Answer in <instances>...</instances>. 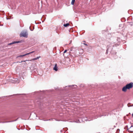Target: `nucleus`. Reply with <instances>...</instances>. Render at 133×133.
Segmentation results:
<instances>
[{"label": "nucleus", "instance_id": "nucleus-16", "mask_svg": "<svg viewBox=\"0 0 133 133\" xmlns=\"http://www.w3.org/2000/svg\"><path fill=\"white\" fill-rule=\"evenodd\" d=\"M133 106V104L131 106Z\"/></svg>", "mask_w": 133, "mask_h": 133}, {"label": "nucleus", "instance_id": "nucleus-5", "mask_svg": "<svg viewBox=\"0 0 133 133\" xmlns=\"http://www.w3.org/2000/svg\"><path fill=\"white\" fill-rule=\"evenodd\" d=\"M69 25V23H67L66 24H64L63 25V26L65 27H67Z\"/></svg>", "mask_w": 133, "mask_h": 133}, {"label": "nucleus", "instance_id": "nucleus-13", "mask_svg": "<svg viewBox=\"0 0 133 133\" xmlns=\"http://www.w3.org/2000/svg\"><path fill=\"white\" fill-rule=\"evenodd\" d=\"M27 60H26L25 61H24L23 62H25L26 61H27ZM28 61H29V60Z\"/></svg>", "mask_w": 133, "mask_h": 133}, {"label": "nucleus", "instance_id": "nucleus-8", "mask_svg": "<svg viewBox=\"0 0 133 133\" xmlns=\"http://www.w3.org/2000/svg\"><path fill=\"white\" fill-rule=\"evenodd\" d=\"M34 52V51H32L31 52H29V53H27V54H28V55L30 54H31V53H33Z\"/></svg>", "mask_w": 133, "mask_h": 133}, {"label": "nucleus", "instance_id": "nucleus-19", "mask_svg": "<svg viewBox=\"0 0 133 133\" xmlns=\"http://www.w3.org/2000/svg\"><path fill=\"white\" fill-rule=\"evenodd\" d=\"M70 50H71V51H72V50L71 49Z\"/></svg>", "mask_w": 133, "mask_h": 133}, {"label": "nucleus", "instance_id": "nucleus-17", "mask_svg": "<svg viewBox=\"0 0 133 133\" xmlns=\"http://www.w3.org/2000/svg\"><path fill=\"white\" fill-rule=\"evenodd\" d=\"M18 62H17V63H18Z\"/></svg>", "mask_w": 133, "mask_h": 133}, {"label": "nucleus", "instance_id": "nucleus-9", "mask_svg": "<svg viewBox=\"0 0 133 133\" xmlns=\"http://www.w3.org/2000/svg\"><path fill=\"white\" fill-rule=\"evenodd\" d=\"M37 59L36 58H34L31 60H30V61H32V60H37Z\"/></svg>", "mask_w": 133, "mask_h": 133}, {"label": "nucleus", "instance_id": "nucleus-4", "mask_svg": "<svg viewBox=\"0 0 133 133\" xmlns=\"http://www.w3.org/2000/svg\"><path fill=\"white\" fill-rule=\"evenodd\" d=\"M53 69L56 71L57 70V64H56L55 65L53 68Z\"/></svg>", "mask_w": 133, "mask_h": 133}, {"label": "nucleus", "instance_id": "nucleus-12", "mask_svg": "<svg viewBox=\"0 0 133 133\" xmlns=\"http://www.w3.org/2000/svg\"><path fill=\"white\" fill-rule=\"evenodd\" d=\"M83 44H84V45H87V44H85V43H83Z\"/></svg>", "mask_w": 133, "mask_h": 133}, {"label": "nucleus", "instance_id": "nucleus-15", "mask_svg": "<svg viewBox=\"0 0 133 133\" xmlns=\"http://www.w3.org/2000/svg\"><path fill=\"white\" fill-rule=\"evenodd\" d=\"M128 107H129V105H128Z\"/></svg>", "mask_w": 133, "mask_h": 133}, {"label": "nucleus", "instance_id": "nucleus-14", "mask_svg": "<svg viewBox=\"0 0 133 133\" xmlns=\"http://www.w3.org/2000/svg\"><path fill=\"white\" fill-rule=\"evenodd\" d=\"M22 62H23L22 61H21V62H19V63Z\"/></svg>", "mask_w": 133, "mask_h": 133}, {"label": "nucleus", "instance_id": "nucleus-2", "mask_svg": "<svg viewBox=\"0 0 133 133\" xmlns=\"http://www.w3.org/2000/svg\"><path fill=\"white\" fill-rule=\"evenodd\" d=\"M28 34L26 31H23L20 34V36L21 37H27Z\"/></svg>", "mask_w": 133, "mask_h": 133}, {"label": "nucleus", "instance_id": "nucleus-1", "mask_svg": "<svg viewBox=\"0 0 133 133\" xmlns=\"http://www.w3.org/2000/svg\"><path fill=\"white\" fill-rule=\"evenodd\" d=\"M133 87V83L131 82L127 84L122 89V91L124 92H126L127 89L129 90Z\"/></svg>", "mask_w": 133, "mask_h": 133}, {"label": "nucleus", "instance_id": "nucleus-7", "mask_svg": "<svg viewBox=\"0 0 133 133\" xmlns=\"http://www.w3.org/2000/svg\"><path fill=\"white\" fill-rule=\"evenodd\" d=\"M75 0H72L71 4L72 5H74L75 2Z\"/></svg>", "mask_w": 133, "mask_h": 133}, {"label": "nucleus", "instance_id": "nucleus-11", "mask_svg": "<svg viewBox=\"0 0 133 133\" xmlns=\"http://www.w3.org/2000/svg\"><path fill=\"white\" fill-rule=\"evenodd\" d=\"M41 57L40 56H39V57H37L36 58L37 59H38L39 58H40Z\"/></svg>", "mask_w": 133, "mask_h": 133}, {"label": "nucleus", "instance_id": "nucleus-3", "mask_svg": "<svg viewBox=\"0 0 133 133\" xmlns=\"http://www.w3.org/2000/svg\"><path fill=\"white\" fill-rule=\"evenodd\" d=\"M19 41H14V42H12L11 43L8 44V45H12V44H15V43H19Z\"/></svg>", "mask_w": 133, "mask_h": 133}, {"label": "nucleus", "instance_id": "nucleus-18", "mask_svg": "<svg viewBox=\"0 0 133 133\" xmlns=\"http://www.w3.org/2000/svg\"><path fill=\"white\" fill-rule=\"evenodd\" d=\"M132 127V126H131V128Z\"/></svg>", "mask_w": 133, "mask_h": 133}, {"label": "nucleus", "instance_id": "nucleus-10", "mask_svg": "<svg viewBox=\"0 0 133 133\" xmlns=\"http://www.w3.org/2000/svg\"><path fill=\"white\" fill-rule=\"evenodd\" d=\"M67 51V50H65V51L64 52V53H66V52Z\"/></svg>", "mask_w": 133, "mask_h": 133}, {"label": "nucleus", "instance_id": "nucleus-6", "mask_svg": "<svg viewBox=\"0 0 133 133\" xmlns=\"http://www.w3.org/2000/svg\"><path fill=\"white\" fill-rule=\"evenodd\" d=\"M28 55V54H24V55H20L18 57H23V56H26V55Z\"/></svg>", "mask_w": 133, "mask_h": 133}]
</instances>
